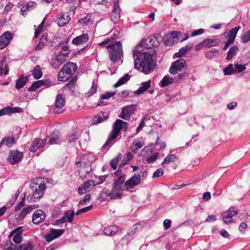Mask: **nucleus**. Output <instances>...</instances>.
Returning a JSON list of instances; mask_svg holds the SVG:
<instances>
[{
	"label": "nucleus",
	"mask_w": 250,
	"mask_h": 250,
	"mask_svg": "<svg viewBox=\"0 0 250 250\" xmlns=\"http://www.w3.org/2000/svg\"><path fill=\"white\" fill-rule=\"evenodd\" d=\"M129 79V75L128 74H125L123 77L121 78L115 84H114V87L117 88L119 86L122 85L127 82Z\"/></svg>",
	"instance_id": "nucleus-37"
},
{
	"label": "nucleus",
	"mask_w": 250,
	"mask_h": 250,
	"mask_svg": "<svg viewBox=\"0 0 250 250\" xmlns=\"http://www.w3.org/2000/svg\"><path fill=\"white\" fill-rule=\"evenodd\" d=\"M22 108L19 107H11L9 106H7L0 110V116L6 114L19 113L22 112Z\"/></svg>",
	"instance_id": "nucleus-20"
},
{
	"label": "nucleus",
	"mask_w": 250,
	"mask_h": 250,
	"mask_svg": "<svg viewBox=\"0 0 250 250\" xmlns=\"http://www.w3.org/2000/svg\"><path fill=\"white\" fill-rule=\"evenodd\" d=\"M115 174L119 177L114 180L111 190L106 193V196L111 199H120L122 197V191L125 189L124 184L125 180V174H121L119 170H117Z\"/></svg>",
	"instance_id": "nucleus-2"
},
{
	"label": "nucleus",
	"mask_w": 250,
	"mask_h": 250,
	"mask_svg": "<svg viewBox=\"0 0 250 250\" xmlns=\"http://www.w3.org/2000/svg\"><path fill=\"white\" fill-rule=\"evenodd\" d=\"M186 65L185 60L183 59H180L171 63L169 72L172 74H176L178 71H181Z\"/></svg>",
	"instance_id": "nucleus-10"
},
{
	"label": "nucleus",
	"mask_w": 250,
	"mask_h": 250,
	"mask_svg": "<svg viewBox=\"0 0 250 250\" xmlns=\"http://www.w3.org/2000/svg\"><path fill=\"white\" fill-rule=\"evenodd\" d=\"M239 27H235L232 29H231L229 31V38H233L235 39L236 34L237 33V32L238 31L239 29Z\"/></svg>",
	"instance_id": "nucleus-52"
},
{
	"label": "nucleus",
	"mask_w": 250,
	"mask_h": 250,
	"mask_svg": "<svg viewBox=\"0 0 250 250\" xmlns=\"http://www.w3.org/2000/svg\"><path fill=\"white\" fill-rule=\"evenodd\" d=\"M28 9H29V11L32 10L33 8H35L37 5V3L35 2L34 1H29L25 4Z\"/></svg>",
	"instance_id": "nucleus-62"
},
{
	"label": "nucleus",
	"mask_w": 250,
	"mask_h": 250,
	"mask_svg": "<svg viewBox=\"0 0 250 250\" xmlns=\"http://www.w3.org/2000/svg\"><path fill=\"white\" fill-rule=\"evenodd\" d=\"M141 87L137 90L134 91V94L140 95L143 93L146 90L148 89L151 86V81H148L141 83Z\"/></svg>",
	"instance_id": "nucleus-27"
},
{
	"label": "nucleus",
	"mask_w": 250,
	"mask_h": 250,
	"mask_svg": "<svg viewBox=\"0 0 250 250\" xmlns=\"http://www.w3.org/2000/svg\"><path fill=\"white\" fill-rule=\"evenodd\" d=\"M219 42L217 39H207L203 41V44L205 47L209 48L215 46Z\"/></svg>",
	"instance_id": "nucleus-38"
},
{
	"label": "nucleus",
	"mask_w": 250,
	"mask_h": 250,
	"mask_svg": "<svg viewBox=\"0 0 250 250\" xmlns=\"http://www.w3.org/2000/svg\"><path fill=\"white\" fill-rule=\"evenodd\" d=\"M177 159L176 156L175 154H170L165 157L163 162L162 163L163 167H166L168 164L171 162H174Z\"/></svg>",
	"instance_id": "nucleus-31"
},
{
	"label": "nucleus",
	"mask_w": 250,
	"mask_h": 250,
	"mask_svg": "<svg viewBox=\"0 0 250 250\" xmlns=\"http://www.w3.org/2000/svg\"><path fill=\"white\" fill-rule=\"evenodd\" d=\"M122 156L121 154H119L116 158L113 159L110 162V165L111 167L115 170L117 168V166L121 160Z\"/></svg>",
	"instance_id": "nucleus-40"
},
{
	"label": "nucleus",
	"mask_w": 250,
	"mask_h": 250,
	"mask_svg": "<svg viewBox=\"0 0 250 250\" xmlns=\"http://www.w3.org/2000/svg\"><path fill=\"white\" fill-rule=\"evenodd\" d=\"M234 41V39L233 38H229L223 49L224 50H226L229 46Z\"/></svg>",
	"instance_id": "nucleus-63"
},
{
	"label": "nucleus",
	"mask_w": 250,
	"mask_h": 250,
	"mask_svg": "<svg viewBox=\"0 0 250 250\" xmlns=\"http://www.w3.org/2000/svg\"><path fill=\"white\" fill-rule=\"evenodd\" d=\"M38 207L36 205L28 206L24 208L19 214L18 219L19 220H22L25 216L30 213L32 210L36 209Z\"/></svg>",
	"instance_id": "nucleus-25"
},
{
	"label": "nucleus",
	"mask_w": 250,
	"mask_h": 250,
	"mask_svg": "<svg viewBox=\"0 0 250 250\" xmlns=\"http://www.w3.org/2000/svg\"><path fill=\"white\" fill-rule=\"evenodd\" d=\"M187 52L185 51L184 48L183 47H182L179 49V51L178 52L175 53L174 55V58H179L182 57V56L184 55Z\"/></svg>",
	"instance_id": "nucleus-57"
},
{
	"label": "nucleus",
	"mask_w": 250,
	"mask_h": 250,
	"mask_svg": "<svg viewBox=\"0 0 250 250\" xmlns=\"http://www.w3.org/2000/svg\"><path fill=\"white\" fill-rule=\"evenodd\" d=\"M79 138L78 133L77 132L71 133L67 135V139L70 144H72Z\"/></svg>",
	"instance_id": "nucleus-43"
},
{
	"label": "nucleus",
	"mask_w": 250,
	"mask_h": 250,
	"mask_svg": "<svg viewBox=\"0 0 250 250\" xmlns=\"http://www.w3.org/2000/svg\"><path fill=\"white\" fill-rule=\"evenodd\" d=\"M88 40L87 34H83L75 38L72 42L73 44L76 45H81L86 43Z\"/></svg>",
	"instance_id": "nucleus-23"
},
{
	"label": "nucleus",
	"mask_w": 250,
	"mask_h": 250,
	"mask_svg": "<svg viewBox=\"0 0 250 250\" xmlns=\"http://www.w3.org/2000/svg\"><path fill=\"white\" fill-rule=\"evenodd\" d=\"M65 104V96L63 94H58L55 99L54 103V106L55 109V112L58 113H61L63 110V107Z\"/></svg>",
	"instance_id": "nucleus-13"
},
{
	"label": "nucleus",
	"mask_w": 250,
	"mask_h": 250,
	"mask_svg": "<svg viewBox=\"0 0 250 250\" xmlns=\"http://www.w3.org/2000/svg\"><path fill=\"white\" fill-rule=\"evenodd\" d=\"M62 142L58 131L54 132L52 137L49 140V142L51 145L60 144Z\"/></svg>",
	"instance_id": "nucleus-29"
},
{
	"label": "nucleus",
	"mask_w": 250,
	"mask_h": 250,
	"mask_svg": "<svg viewBox=\"0 0 250 250\" xmlns=\"http://www.w3.org/2000/svg\"><path fill=\"white\" fill-rule=\"evenodd\" d=\"M64 231V229H51L50 232L44 236V239L46 242L49 243L53 240L61 236Z\"/></svg>",
	"instance_id": "nucleus-12"
},
{
	"label": "nucleus",
	"mask_w": 250,
	"mask_h": 250,
	"mask_svg": "<svg viewBox=\"0 0 250 250\" xmlns=\"http://www.w3.org/2000/svg\"><path fill=\"white\" fill-rule=\"evenodd\" d=\"M92 208H93V206L92 205L86 207L85 208H82L81 209L78 210L76 212L75 214L76 215H80L81 214H83V213H85L86 212H87V211L90 210Z\"/></svg>",
	"instance_id": "nucleus-51"
},
{
	"label": "nucleus",
	"mask_w": 250,
	"mask_h": 250,
	"mask_svg": "<svg viewBox=\"0 0 250 250\" xmlns=\"http://www.w3.org/2000/svg\"><path fill=\"white\" fill-rule=\"evenodd\" d=\"M13 35L11 33L7 31L0 37V49L4 48L12 39Z\"/></svg>",
	"instance_id": "nucleus-18"
},
{
	"label": "nucleus",
	"mask_w": 250,
	"mask_h": 250,
	"mask_svg": "<svg viewBox=\"0 0 250 250\" xmlns=\"http://www.w3.org/2000/svg\"><path fill=\"white\" fill-rule=\"evenodd\" d=\"M23 156L22 152L17 149L12 150L9 153L7 160L10 164L14 165L20 163L22 160Z\"/></svg>",
	"instance_id": "nucleus-8"
},
{
	"label": "nucleus",
	"mask_w": 250,
	"mask_h": 250,
	"mask_svg": "<svg viewBox=\"0 0 250 250\" xmlns=\"http://www.w3.org/2000/svg\"><path fill=\"white\" fill-rule=\"evenodd\" d=\"M16 143V140L14 136H6L3 138L0 142V147L2 146H5L7 147H11Z\"/></svg>",
	"instance_id": "nucleus-21"
},
{
	"label": "nucleus",
	"mask_w": 250,
	"mask_h": 250,
	"mask_svg": "<svg viewBox=\"0 0 250 250\" xmlns=\"http://www.w3.org/2000/svg\"><path fill=\"white\" fill-rule=\"evenodd\" d=\"M158 156V152H156L151 156L147 158L146 159V161L147 164L152 163L156 160Z\"/></svg>",
	"instance_id": "nucleus-53"
},
{
	"label": "nucleus",
	"mask_w": 250,
	"mask_h": 250,
	"mask_svg": "<svg viewBox=\"0 0 250 250\" xmlns=\"http://www.w3.org/2000/svg\"><path fill=\"white\" fill-rule=\"evenodd\" d=\"M25 194H24V196L22 198L21 201L19 204L15 207V210L17 211L21 209L24 205Z\"/></svg>",
	"instance_id": "nucleus-54"
},
{
	"label": "nucleus",
	"mask_w": 250,
	"mask_h": 250,
	"mask_svg": "<svg viewBox=\"0 0 250 250\" xmlns=\"http://www.w3.org/2000/svg\"><path fill=\"white\" fill-rule=\"evenodd\" d=\"M97 90V85L94 83L93 82L92 85L90 89V90L85 93V96L87 97H89L94 93H95Z\"/></svg>",
	"instance_id": "nucleus-45"
},
{
	"label": "nucleus",
	"mask_w": 250,
	"mask_h": 250,
	"mask_svg": "<svg viewBox=\"0 0 250 250\" xmlns=\"http://www.w3.org/2000/svg\"><path fill=\"white\" fill-rule=\"evenodd\" d=\"M225 75H231L235 73V69L233 68V64L230 63L224 69Z\"/></svg>",
	"instance_id": "nucleus-44"
},
{
	"label": "nucleus",
	"mask_w": 250,
	"mask_h": 250,
	"mask_svg": "<svg viewBox=\"0 0 250 250\" xmlns=\"http://www.w3.org/2000/svg\"><path fill=\"white\" fill-rule=\"evenodd\" d=\"M188 74L187 72L179 74L174 78V80L176 82H179L185 80L188 76Z\"/></svg>",
	"instance_id": "nucleus-46"
},
{
	"label": "nucleus",
	"mask_w": 250,
	"mask_h": 250,
	"mask_svg": "<svg viewBox=\"0 0 250 250\" xmlns=\"http://www.w3.org/2000/svg\"><path fill=\"white\" fill-rule=\"evenodd\" d=\"M75 214L74 210H68L64 212L63 217L66 221L72 223Z\"/></svg>",
	"instance_id": "nucleus-35"
},
{
	"label": "nucleus",
	"mask_w": 250,
	"mask_h": 250,
	"mask_svg": "<svg viewBox=\"0 0 250 250\" xmlns=\"http://www.w3.org/2000/svg\"><path fill=\"white\" fill-rule=\"evenodd\" d=\"M204 29L200 28L193 31L191 34V37H193L197 35L202 34L204 32Z\"/></svg>",
	"instance_id": "nucleus-59"
},
{
	"label": "nucleus",
	"mask_w": 250,
	"mask_h": 250,
	"mask_svg": "<svg viewBox=\"0 0 250 250\" xmlns=\"http://www.w3.org/2000/svg\"><path fill=\"white\" fill-rule=\"evenodd\" d=\"M141 172L138 173L137 174H134L131 178L128 179L125 184H124L125 189L129 190L140 184L141 182Z\"/></svg>",
	"instance_id": "nucleus-9"
},
{
	"label": "nucleus",
	"mask_w": 250,
	"mask_h": 250,
	"mask_svg": "<svg viewBox=\"0 0 250 250\" xmlns=\"http://www.w3.org/2000/svg\"><path fill=\"white\" fill-rule=\"evenodd\" d=\"M45 142L46 140H45L36 138L32 142L29 149L31 151L33 152L37 151L38 150L39 151H41Z\"/></svg>",
	"instance_id": "nucleus-17"
},
{
	"label": "nucleus",
	"mask_w": 250,
	"mask_h": 250,
	"mask_svg": "<svg viewBox=\"0 0 250 250\" xmlns=\"http://www.w3.org/2000/svg\"><path fill=\"white\" fill-rule=\"evenodd\" d=\"M65 72H63V69L62 68L61 70L59 72L58 75L59 81L64 82L67 81L69 79L68 76L66 77H65Z\"/></svg>",
	"instance_id": "nucleus-50"
},
{
	"label": "nucleus",
	"mask_w": 250,
	"mask_h": 250,
	"mask_svg": "<svg viewBox=\"0 0 250 250\" xmlns=\"http://www.w3.org/2000/svg\"><path fill=\"white\" fill-rule=\"evenodd\" d=\"M9 73V68L5 58H4L0 61V75H7Z\"/></svg>",
	"instance_id": "nucleus-28"
},
{
	"label": "nucleus",
	"mask_w": 250,
	"mask_h": 250,
	"mask_svg": "<svg viewBox=\"0 0 250 250\" xmlns=\"http://www.w3.org/2000/svg\"><path fill=\"white\" fill-rule=\"evenodd\" d=\"M136 109L135 104L126 105L122 108L119 117L125 120H129Z\"/></svg>",
	"instance_id": "nucleus-11"
},
{
	"label": "nucleus",
	"mask_w": 250,
	"mask_h": 250,
	"mask_svg": "<svg viewBox=\"0 0 250 250\" xmlns=\"http://www.w3.org/2000/svg\"><path fill=\"white\" fill-rule=\"evenodd\" d=\"M144 144L141 142V141L136 139L134 140L131 145V149L132 152L136 153L138 150L141 148Z\"/></svg>",
	"instance_id": "nucleus-32"
},
{
	"label": "nucleus",
	"mask_w": 250,
	"mask_h": 250,
	"mask_svg": "<svg viewBox=\"0 0 250 250\" xmlns=\"http://www.w3.org/2000/svg\"><path fill=\"white\" fill-rule=\"evenodd\" d=\"M174 81V78L165 76L160 82L159 85L161 87H164L172 83Z\"/></svg>",
	"instance_id": "nucleus-36"
},
{
	"label": "nucleus",
	"mask_w": 250,
	"mask_h": 250,
	"mask_svg": "<svg viewBox=\"0 0 250 250\" xmlns=\"http://www.w3.org/2000/svg\"><path fill=\"white\" fill-rule=\"evenodd\" d=\"M120 10L118 0H115L111 15V20L114 23H116L120 18Z\"/></svg>",
	"instance_id": "nucleus-14"
},
{
	"label": "nucleus",
	"mask_w": 250,
	"mask_h": 250,
	"mask_svg": "<svg viewBox=\"0 0 250 250\" xmlns=\"http://www.w3.org/2000/svg\"><path fill=\"white\" fill-rule=\"evenodd\" d=\"M22 227H20L15 229V232L16 234L13 236V240L17 244H20L22 240Z\"/></svg>",
	"instance_id": "nucleus-26"
},
{
	"label": "nucleus",
	"mask_w": 250,
	"mask_h": 250,
	"mask_svg": "<svg viewBox=\"0 0 250 250\" xmlns=\"http://www.w3.org/2000/svg\"><path fill=\"white\" fill-rule=\"evenodd\" d=\"M33 77L36 79H39L42 76V72L39 65H36L32 71V73Z\"/></svg>",
	"instance_id": "nucleus-41"
},
{
	"label": "nucleus",
	"mask_w": 250,
	"mask_h": 250,
	"mask_svg": "<svg viewBox=\"0 0 250 250\" xmlns=\"http://www.w3.org/2000/svg\"><path fill=\"white\" fill-rule=\"evenodd\" d=\"M59 53L63 54L64 56V57L66 58L68 55L69 54L68 47L66 45L63 46L62 47V50Z\"/></svg>",
	"instance_id": "nucleus-58"
},
{
	"label": "nucleus",
	"mask_w": 250,
	"mask_h": 250,
	"mask_svg": "<svg viewBox=\"0 0 250 250\" xmlns=\"http://www.w3.org/2000/svg\"><path fill=\"white\" fill-rule=\"evenodd\" d=\"M94 185L95 183L93 180H89L87 182H84L83 184V186L87 191H88V189L90 188L91 186H94Z\"/></svg>",
	"instance_id": "nucleus-56"
},
{
	"label": "nucleus",
	"mask_w": 250,
	"mask_h": 250,
	"mask_svg": "<svg viewBox=\"0 0 250 250\" xmlns=\"http://www.w3.org/2000/svg\"><path fill=\"white\" fill-rule=\"evenodd\" d=\"M70 17L69 15L61 13L58 16L57 20V24L60 27H62L67 24L70 21Z\"/></svg>",
	"instance_id": "nucleus-22"
},
{
	"label": "nucleus",
	"mask_w": 250,
	"mask_h": 250,
	"mask_svg": "<svg viewBox=\"0 0 250 250\" xmlns=\"http://www.w3.org/2000/svg\"><path fill=\"white\" fill-rule=\"evenodd\" d=\"M63 72L69 78L72 76L76 72L77 66L76 63L69 62L64 64L62 67Z\"/></svg>",
	"instance_id": "nucleus-16"
},
{
	"label": "nucleus",
	"mask_w": 250,
	"mask_h": 250,
	"mask_svg": "<svg viewBox=\"0 0 250 250\" xmlns=\"http://www.w3.org/2000/svg\"><path fill=\"white\" fill-rule=\"evenodd\" d=\"M108 113L107 112H101L98 115L95 116L92 119L93 124H99L108 118Z\"/></svg>",
	"instance_id": "nucleus-24"
},
{
	"label": "nucleus",
	"mask_w": 250,
	"mask_h": 250,
	"mask_svg": "<svg viewBox=\"0 0 250 250\" xmlns=\"http://www.w3.org/2000/svg\"><path fill=\"white\" fill-rule=\"evenodd\" d=\"M34 246L32 241H27L19 245L20 250H32Z\"/></svg>",
	"instance_id": "nucleus-39"
},
{
	"label": "nucleus",
	"mask_w": 250,
	"mask_h": 250,
	"mask_svg": "<svg viewBox=\"0 0 250 250\" xmlns=\"http://www.w3.org/2000/svg\"><path fill=\"white\" fill-rule=\"evenodd\" d=\"M31 192L27 196V200L29 202H36L41 198L43 194L45 189V185L43 183L40 184H33L31 186Z\"/></svg>",
	"instance_id": "nucleus-4"
},
{
	"label": "nucleus",
	"mask_w": 250,
	"mask_h": 250,
	"mask_svg": "<svg viewBox=\"0 0 250 250\" xmlns=\"http://www.w3.org/2000/svg\"><path fill=\"white\" fill-rule=\"evenodd\" d=\"M90 199V196L89 194H86L84 196L83 198L81 200L79 204L81 205H85L87 202H88Z\"/></svg>",
	"instance_id": "nucleus-60"
},
{
	"label": "nucleus",
	"mask_w": 250,
	"mask_h": 250,
	"mask_svg": "<svg viewBox=\"0 0 250 250\" xmlns=\"http://www.w3.org/2000/svg\"><path fill=\"white\" fill-rule=\"evenodd\" d=\"M28 11H29V9H28L26 5L25 4L21 7V12L23 16H25L27 14Z\"/></svg>",
	"instance_id": "nucleus-64"
},
{
	"label": "nucleus",
	"mask_w": 250,
	"mask_h": 250,
	"mask_svg": "<svg viewBox=\"0 0 250 250\" xmlns=\"http://www.w3.org/2000/svg\"><path fill=\"white\" fill-rule=\"evenodd\" d=\"M162 40V37L159 34L151 35L142 41L141 45L145 48H151L153 47L158 46Z\"/></svg>",
	"instance_id": "nucleus-7"
},
{
	"label": "nucleus",
	"mask_w": 250,
	"mask_h": 250,
	"mask_svg": "<svg viewBox=\"0 0 250 250\" xmlns=\"http://www.w3.org/2000/svg\"><path fill=\"white\" fill-rule=\"evenodd\" d=\"M66 60V58L64 57V56L59 53L52 58L51 61V64L53 68H57L64 62Z\"/></svg>",
	"instance_id": "nucleus-15"
},
{
	"label": "nucleus",
	"mask_w": 250,
	"mask_h": 250,
	"mask_svg": "<svg viewBox=\"0 0 250 250\" xmlns=\"http://www.w3.org/2000/svg\"><path fill=\"white\" fill-rule=\"evenodd\" d=\"M109 58L113 62L121 60L123 56L122 45L121 42L108 45Z\"/></svg>",
	"instance_id": "nucleus-3"
},
{
	"label": "nucleus",
	"mask_w": 250,
	"mask_h": 250,
	"mask_svg": "<svg viewBox=\"0 0 250 250\" xmlns=\"http://www.w3.org/2000/svg\"><path fill=\"white\" fill-rule=\"evenodd\" d=\"M92 157L93 155L91 154H84L81 158L80 161L76 163V165L78 167H81L80 170L82 172L88 174L92 171V160H89V159L92 158Z\"/></svg>",
	"instance_id": "nucleus-6"
},
{
	"label": "nucleus",
	"mask_w": 250,
	"mask_h": 250,
	"mask_svg": "<svg viewBox=\"0 0 250 250\" xmlns=\"http://www.w3.org/2000/svg\"><path fill=\"white\" fill-rule=\"evenodd\" d=\"M154 54L153 50L144 52L134 50L133 55L135 68L145 74L149 73L155 66V62L153 59Z\"/></svg>",
	"instance_id": "nucleus-1"
},
{
	"label": "nucleus",
	"mask_w": 250,
	"mask_h": 250,
	"mask_svg": "<svg viewBox=\"0 0 250 250\" xmlns=\"http://www.w3.org/2000/svg\"><path fill=\"white\" fill-rule=\"evenodd\" d=\"M237 213V210H235L233 207H231L227 211L224 212L222 216H226L227 218L229 219L232 218L233 216H235Z\"/></svg>",
	"instance_id": "nucleus-42"
},
{
	"label": "nucleus",
	"mask_w": 250,
	"mask_h": 250,
	"mask_svg": "<svg viewBox=\"0 0 250 250\" xmlns=\"http://www.w3.org/2000/svg\"><path fill=\"white\" fill-rule=\"evenodd\" d=\"M118 230L117 226H110L105 227L104 229V233L107 235H112L116 233Z\"/></svg>",
	"instance_id": "nucleus-34"
},
{
	"label": "nucleus",
	"mask_w": 250,
	"mask_h": 250,
	"mask_svg": "<svg viewBox=\"0 0 250 250\" xmlns=\"http://www.w3.org/2000/svg\"><path fill=\"white\" fill-rule=\"evenodd\" d=\"M234 66L235 73H241L246 69L245 64H240L237 63L234 64Z\"/></svg>",
	"instance_id": "nucleus-48"
},
{
	"label": "nucleus",
	"mask_w": 250,
	"mask_h": 250,
	"mask_svg": "<svg viewBox=\"0 0 250 250\" xmlns=\"http://www.w3.org/2000/svg\"><path fill=\"white\" fill-rule=\"evenodd\" d=\"M238 51V47L236 45L231 47L227 53L226 59L228 61L231 60L235 56Z\"/></svg>",
	"instance_id": "nucleus-33"
},
{
	"label": "nucleus",
	"mask_w": 250,
	"mask_h": 250,
	"mask_svg": "<svg viewBox=\"0 0 250 250\" xmlns=\"http://www.w3.org/2000/svg\"><path fill=\"white\" fill-rule=\"evenodd\" d=\"M116 94L115 92H106L103 94H102L101 96V98L102 100L104 99H108L111 97L113 96Z\"/></svg>",
	"instance_id": "nucleus-55"
},
{
	"label": "nucleus",
	"mask_w": 250,
	"mask_h": 250,
	"mask_svg": "<svg viewBox=\"0 0 250 250\" xmlns=\"http://www.w3.org/2000/svg\"><path fill=\"white\" fill-rule=\"evenodd\" d=\"M128 124L121 119H117L113 126V130L110 134V137L104 146L108 145L111 141L114 140L119 134L121 130L126 131Z\"/></svg>",
	"instance_id": "nucleus-5"
},
{
	"label": "nucleus",
	"mask_w": 250,
	"mask_h": 250,
	"mask_svg": "<svg viewBox=\"0 0 250 250\" xmlns=\"http://www.w3.org/2000/svg\"><path fill=\"white\" fill-rule=\"evenodd\" d=\"M46 217L45 213L42 210H36L32 217V222L35 224H39L43 222Z\"/></svg>",
	"instance_id": "nucleus-19"
},
{
	"label": "nucleus",
	"mask_w": 250,
	"mask_h": 250,
	"mask_svg": "<svg viewBox=\"0 0 250 250\" xmlns=\"http://www.w3.org/2000/svg\"><path fill=\"white\" fill-rule=\"evenodd\" d=\"M164 173L162 168L158 169L153 174V177L157 178L162 176Z\"/></svg>",
	"instance_id": "nucleus-61"
},
{
	"label": "nucleus",
	"mask_w": 250,
	"mask_h": 250,
	"mask_svg": "<svg viewBox=\"0 0 250 250\" xmlns=\"http://www.w3.org/2000/svg\"><path fill=\"white\" fill-rule=\"evenodd\" d=\"M250 41V29L246 32L241 37V42L246 43Z\"/></svg>",
	"instance_id": "nucleus-49"
},
{
	"label": "nucleus",
	"mask_w": 250,
	"mask_h": 250,
	"mask_svg": "<svg viewBox=\"0 0 250 250\" xmlns=\"http://www.w3.org/2000/svg\"><path fill=\"white\" fill-rule=\"evenodd\" d=\"M28 80L27 77H24L21 75L17 81L16 83L15 87L17 89H21L26 83Z\"/></svg>",
	"instance_id": "nucleus-30"
},
{
	"label": "nucleus",
	"mask_w": 250,
	"mask_h": 250,
	"mask_svg": "<svg viewBox=\"0 0 250 250\" xmlns=\"http://www.w3.org/2000/svg\"><path fill=\"white\" fill-rule=\"evenodd\" d=\"M42 81L41 80L34 82L31 86L28 88V91H33L42 86Z\"/></svg>",
	"instance_id": "nucleus-47"
}]
</instances>
